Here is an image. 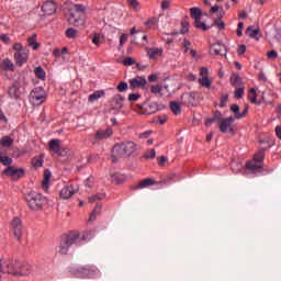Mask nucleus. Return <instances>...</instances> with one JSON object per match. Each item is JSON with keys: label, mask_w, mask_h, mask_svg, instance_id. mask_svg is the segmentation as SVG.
Masks as SVG:
<instances>
[{"label": "nucleus", "mask_w": 281, "mask_h": 281, "mask_svg": "<svg viewBox=\"0 0 281 281\" xmlns=\"http://www.w3.org/2000/svg\"><path fill=\"white\" fill-rule=\"evenodd\" d=\"M136 149V145L133 142H123L115 144L112 149L113 164H116L119 159H126V157H131V155H133Z\"/></svg>", "instance_id": "1"}, {"label": "nucleus", "mask_w": 281, "mask_h": 281, "mask_svg": "<svg viewBox=\"0 0 281 281\" xmlns=\"http://www.w3.org/2000/svg\"><path fill=\"white\" fill-rule=\"evenodd\" d=\"M25 201L32 212H38L43 210V206L45 203H47V199L36 191H30L26 193Z\"/></svg>", "instance_id": "2"}, {"label": "nucleus", "mask_w": 281, "mask_h": 281, "mask_svg": "<svg viewBox=\"0 0 281 281\" xmlns=\"http://www.w3.org/2000/svg\"><path fill=\"white\" fill-rule=\"evenodd\" d=\"M7 273L11 276H30L32 273V266L25 261L7 263Z\"/></svg>", "instance_id": "3"}, {"label": "nucleus", "mask_w": 281, "mask_h": 281, "mask_svg": "<svg viewBox=\"0 0 281 281\" xmlns=\"http://www.w3.org/2000/svg\"><path fill=\"white\" fill-rule=\"evenodd\" d=\"M14 52L13 58L18 67H23L27 60H30V49L23 46L21 43H14L12 45Z\"/></svg>", "instance_id": "4"}, {"label": "nucleus", "mask_w": 281, "mask_h": 281, "mask_svg": "<svg viewBox=\"0 0 281 281\" xmlns=\"http://www.w3.org/2000/svg\"><path fill=\"white\" fill-rule=\"evenodd\" d=\"M78 238H80V234L78 233L63 236L59 243L58 254H60V256H67V254H69V247L75 245Z\"/></svg>", "instance_id": "5"}, {"label": "nucleus", "mask_w": 281, "mask_h": 281, "mask_svg": "<svg viewBox=\"0 0 281 281\" xmlns=\"http://www.w3.org/2000/svg\"><path fill=\"white\" fill-rule=\"evenodd\" d=\"M27 85L25 81V77L20 76L9 87L8 95L11 98V100H20L21 95H23V92L21 89H23V86Z\"/></svg>", "instance_id": "6"}, {"label": "nucleus", "mask_w": 281, "mask_h": 281, "mask_svg": "<svg viewBox=\"0 0 281 281\" xmlns=\"http://www.w3.org/2000/svg\"><path fill=\"white\" fill-rule=\"evenodd\" d=\"M70 273H72V276H76L77 278L91 279V278H98V276H100V270H98V268L87 266L80 269L71 268Z\"/></svg>", "instance_id": "7"}, {"label": "nucleus", "mask_w": 281, "mask_h": 281, "mask_svg": "<svg viewBox=\"0 0 281 281\" xmlns=\"http://www.w3.org/2000/svg\"><path fill=\"white\" fill-rule=\"evenodd\" d=\"M1 175L2 177H10L11 181H19V179H23V177H25V169L9 166Z\"/></svg>", "instance_id": "8"}, {"label": "nucleus", "mask_w": 281, "mask_h": 281, "mask_svg": "<svg viewBox=\"0 0 281 281\" xmlns=\"http://www.w3.org/2000/svg\"><path fill=\"white\" fill-rule=\"evenodd\" d=\"M234 116H229L220 122V131L221 133H228L234 136L236 134V130L234 128Z\"/></svg>", "instance_id": "9"}, {"label": "nucleus", "mask_w": 281, "mask_h": 281, "mask_svg": "<svg viewBox=\"0 0 281 281\" xmlns=\"http://www.w3.org/2000/svg\"><path fill=\"white\" fill-rule=\"evenodd\" d=\"M31 100L33 104L40 106L46 100L45 90L42 88H34L31 92Z\"/></svg>", "instance_id": "10"}, {"label": "nucleus", "mask_w": 281, "mask_h": 281, "mask_svg": "<svg viewBox=\"0 0 281 281\" xmlns=\"http://www.w3.org/2000/svg\"><path fill=\"white\" fill-rule=\"evenodd\" d=\"M11 227L13 231L14 238H16V240H21L23 236V222H21V218L14 217L11 221Z\"/></svg>", "instance_id": "11"}, {"label": "nucleus", "mask_w": 281, "mask_h": 281, "mask_svg": "<svg viewBox=\"0 0 281 281\" xmlns=\"http://www.w3.org/2000/svg\"><path fill=\"white\" fill-rule=\"evenodd\" d=\"M56 10H58V5L54 0H47L42 4V12L44 13V16H52V14H56Z\"/></svg>", "instance_id": "12"}, {"label": "nucleus", "mask_w": 281, "mask_h": 281, "mask_svg": "<svg viewBox=\"0 0 281 281\" xmlns=\"http://www.w3.org/2000/svg\"><path fill=\"white\" fill-rule=\"evenodd\" d=\"M68 21L70 25H74L75 27H85V18H82V13H70Z\"/></svg>", "instance_id": "13"}, {"label": "nucleus", "mask_w": 281, "mask_h": 281, "mask_svg": "<svg viewBox=\"0 0 281 281\" xmlns=\"http://www.w3.org/2000/svg\"><path fill=\"white\" fill-rule=\"evenodd\" d=\"M211 56H227V48L221 43L212 44L210 47Z\"/></svg>", "instance_id": "14"}, {"label": "nucleus", "mask_w": 281, "mask_h": 281, "mask_svg": "<svg viewBox=\"0 0 281 281\" xmlns=\"http://www.w3.org/2000/svg\"><path fill=\"white\" fill-rule=\"evenodd\" d=\"M110 108L112 111H122L124 108V97L116 94L110 100Z\"/></svg>", "instance_id": "15"}, {"label": "nucleus", "mask_w": 281, "mask_h": 281, "mask_svg": "<svg viewBox=\"0 0 281 281\" xmlns=\"http://www.w3.org/2000/svg\"><path fill=\"white\" fill-rule=\"evenodd\" d=\"M76 192H78V187H75L74 184L66 186L61 189L59 196L60 199L67 200L76 194Z\"/></svg>", "instance_id": "16"}, {"label": "nucleus", "mask_w": 281, "mask_h": 281, "mask_svg": "<svg viewBox=\"0 0 281 281\" xmlns=\"http://www.w3.org/2000/svg\"><path fill=\"white\" fill-rule=\"evenodd\" d=\"M147 82L144 77L137 76L130 80V89H144Z\"/></svg>", "instance_id": "17"}, {"label": "nucleus", "mask_w": 281, "mask_h": 281, "mask_svg": "<svg viewBox=\"0 0 281 281\" xmlns=\"http://www.w3.org/2000/svg\"><path fill=\"white\" fill-rule=\"evenodd\" d=\"M157 181L153 180V178H146L142 180L139 183L131 187V190H144V188H150V186H156Z\"/></svg>", "instance_id": "18"}, {"label": "nucleus", "mask_w": 281, "mask_h": 281, "mask_svg": "<svg viewBox=\"0 0 281 281\" xmlns=\"http://www.w3.org/2000/svg\"><path fill=\"white\" fill-rule=\"evenodd\" d=\"M147 52V56L149 58V60H157V58H159V56H162L164 54V48L161 47H147L146 48Z\"/></svg>", "instance_id": "19"}, {"label": "nucleus", "mask_w": 281, "mask_h": 281, "mask_svg": "<svg viewBox=\"0 0 281 281\" xmlns=\"http://www.w3.org/2000/svg\"><path fill=\"white\" fill-rule=\"evenodd\" d=\"M113 135V128L108 127L105 130H99L95 133L94 139H98L99 142L102 139H109Z\"/></svg>", "instance_id": "20"}, {"label": "nucleus", "mask_w": 281, "mask_h": 281, "mask_svg": "<svg viewBox=\"0 0 281 281\" xmlns=\"http://www.w3.org/2000/svg\"><path fill=\"white\" fill-rule=\"evenodd\" d=\"M181 99L187 106H193L196 100V92L184 93L181 95Z\"/></svg>", "instance_id": "21"}, {"label": "nucleus", "mask_w": 281, "mask_h": 281, "mask_svg": "<svg viewBox=\"0 0 281 281\" xmlns=\"http://www.w3.org/2000/svg\"><path fill=\"white\" fill-rule=\"evenodd\" d=\"M60 139H50L48 143V148L52 150V153H55V155H60Z\"/></svg>", "instance_id": "22"}, {"label": "nucleus", "mask_w": 281, "mask_h": 281, "mask_svg": "<svg viewBox=\"0 0 281 281\" xmlns=\"http://www.w3.org/2000/svg\"><path fill=\"white\" fill-rule=\"evenodd\" d=\"M246 34H248L250 38H256V41H259L260 36H262L260 35V29H254V26H248L246 29Z\"/></svg>", "instance_id": "23"}, {"label": "nucleus", "mask_w": 281, "mask_h": 281, "mask_svg": "<svg viewBox=\"0 0 281 281\" xmlns=\"http://www.w3.org/2000/svg\"><path fill=\"white\" fill-rule=\"evenodd\" d=\"M27 45L29 47H32L36 52L38 47H41V44L36 42V33H34L31 37L27 38Z\"/></svg>", "instance_id": "24"}, {"label": "nucleus", "mask_w": 281, "mask_h": 281, "mask_svg": "<svg viewBox=\"0 0 281 281\" xmlns=\"http://www.w3.org/2000/svg\"><path fill=\"white\" fill-rule=\"evenodd\" d=\"M231 111L235 113V120H243V117H245V112L240 113V106H238V104H233Z\"/></svg>", "instance_id": "25"}, {"label": "nucleus", "mask_w": 281, "mask_h": 281, "mask_svg": "<svg viewBox=\"0 0 281 281\" xmlns=\"http://www.w3.org/2000/svg\"><path fill=\"white\" fill-rule=\"evenodd\" d=\"M169 106L173 115H181V104H179L177 101L169 102Z\"/></svg>", "instance_id": "26"}, {"label": "nucleus", "mask_w": 281, "mask_h": 281, "mask_svg": "<svg viewBox=\"0 0 281 281\" xmlns=\"http://www.w3.org/2000/svg\"><path fill=\"white\" fill-rule=\"evenodd\" d=\"M231 85L233 87H240V85H243V79H240V76L238 74H233L231 76Z\"/></svg>", "instance_id": "27"}, {"label": "nucleus", "mask_w": 281, "mask_h": 281, "mask_svg": "<svg viewBox=\"0 0 281 281\" xmlns=\"http://www.w3.org/2000/svg\"><path fill=\"white\" fill-rule=\"evenodd\" d=\"M12 144H14V139H12L10 136H4L0 139V145L3 148H10V146H12Z\"/></svg>", "instance_id": "28"}, {"label": "nucleus", "mask_w": 281, "mask_h": 281, "mask_svg": "<svg viewBox=\"0 0 281 281\" xmlns=\"http://www.w3.org/2000/svg\"><path fill=\"white\" fill-rule=\"evenodd\" d=\"M1 67L2 69H4V71H13L14 63H12V60L7 58V59H3Z\"/></svg>", "instance_id": "29"}, {"label": "nucleus", "mask_w": 281, "mask_h": 281, "mask_svg": "<svg viewBox=\"0 0 281 281\" xmlns=\"http://www.w3.org/2000/svg\"><path fill=\"white\" fill-rule=\"evenodd\" d=\"M92 43L93 45H97V46L100 45V43H104V34L93 33Z\"/></svg>", "instance_id": "30"}, {"label": "nucleus", "mask_w": 281, "mask_h": 281, "mask_svg": "<svg viewBox=\"0 0 281 281\" xmlns=\"http://www.w3.org/2000/svg\"><path fill=\"white\" fill-rule=\"evenodd\" d=\"M248 100L251 104H258V94L256 93V89L251 88L248 92Z\"/></svg>", "instance_id": "31"}, {"label": "nucleus", "mask_w": 281, "mask_h": 281, "mask_svg": "<svg viewBox=\"0 0 281 281\" xmlns=\"http://www.w3.org/2000/svg\"><path fill=\"white\" fill-rule=\"evenodd\" d=\"M104 95V90L95 91L94 93L90 94L88 100L89 102H95V100H100Z\"/></svg>", "instance_id": "32"}, {"label": "nucleus", "mask_w": 281, "mask_h": 281, "mask_svg": "<svg viewBox=\"0 0 281 281\" xmlns=\"http://www.w3.org/2000/svg\"><path fill=\"white\" fill-rule=\"evenodd\" d=\"M254 161H256V164H262V161H265V149H261L255 154Z\"/></svg>", "instance_id": "33"}, {"label": "nucleus", "mask_w": 281, "mask_h": 281, "mask_svg": "<svg viewBox=\"0 0 281 281\" xmlns=\"http://www.w3.org/2000/svg\"><path fill=\"white\" fill-rule=\"evenodd\" d=\"M229 101V94L228 93H223L220 97V106L221 109H225L227 106V102Z\"/></svg>", "instance_id": "34"}, {"label": "nucleus", "mask_w": 281, "mask_h": 281, "mask_svg": "<svg viewBox=\"0 0 281 281\" xmlns=\"http://www.w3.org/2000/svg\"><path fill=\"white\" fill-rule=\"evenodd\" d=\"M194 27H196V30H202V32H207V30H210V26H207L204 22H201V20L194 21Z\"/></svg>", "instance_id": "35"}, {"label": "nucleus", "mask_w": 281, "mask_h": 281, "mask_svg": "<svg viewBox=\"0 0 281 281\" xmlns=\"http://www.w3.org/2000/svg\"><path fill=\"white\" fill-rule=\"evenodd\" d=\"M190 12H191V16L192 19H194V21H199L201 20V9L199 8H191L190 9Z\"/></svg>", "instance_id": "36"}, {"label": "nucleus", "mask_w": 281, "mask_h": 281, "mask_svg": "<svg viewBox=\"0 0 281 281\" xmlns=\"http://www.w3.org/2000/svg\"><path fill=\"white\" fill-rule=\"evenodd\" d=\"M100 212H102V205L97 204V206L90 214L89 221H95V218H97L98 214H100Z\"/></svg>", "instance_id": "37"}, {"label": "nucleus", "mask_w": 281, "mask_h": 281, "mask_svg": "<svg viewBox=\"0 0 281 281\" xmlns=\"http://www.w3.org/2000/svg\"><path fill=\"white\" fill-rule=\"evenodd\" d=\"M223 14L218 16V19L213 21V25H215L218 30H225V22H223Z\"/></svg>", "instance_id": "38"}, {"label": "nucleus", "mask_w": 281, "mask_h": 281, "mask_svg": "<svg viewBox=\"0 0 281 281\" xmlns=\"http://www.w3.org/2000/svg\"><path fill=\"white\" fill-rule=\"evenodd\" d=\"M199 85L201 87H205L206 89H210L212 87V80H210V77L204 78V79H198Z\"/></svg>", "instance_id": "39"}, {"label": "nucleus", "mask_w": 281, "mask_h": 281, "mask_svg": "<svg viewBox=\"0 0 281 281\" xmlns=\"http://www.w3.org/2000/svg\"><path fill=\"white\" fill-rule=\"evenodd\" d=\"M102 199H104V194L103 193H97L94 195H91L88 201L89 203H95V201H102Z\"/></svg>", "instance_id": "40"}, {"label": "nucleus", "mask_w": 281, "mask_h": 281, "mask_svg": "<svg viewBox=\"0 0 281 281\" xmlns=\"http://www.w3.org/2000/svg\"><path fill=\"white\" fill-rule=\"evenodd\" d=\"M66 36L67 38H78V31L70 27L66 31Z\"/></svg>", "instance_id": "41"}, {"label": "nucleus", "mask_w": 281, "mask_h": 281, "mask_svg": "<svg viewBox=\"0 0 281 281\" xmlns=\"http://www.w3.org/2000/svg\"><path fill=\"white\" fill-rule=\"evenodd\" d=\"M35 76L36 78H38L40 80H45V70L43 69V67H37L35 69Z\"/></svg>", "instance_id": "42"}, {"label": "nucleus", "mask_w": 281, "mask_h": 281, "mask_svg": "<svg viewBox=\"0 0 281 281\" xmlns=\"http://www.w3.org/2000/svg\"><path fill=\"white\" fill-rule=\"evenodd\" d=\"M164 90V87L161 85H156L150 87V92L154 93V95H159L161 91Z\"/></svg>", "instance_id": "43"}, {"label": "nucleus", "mask_w": 281, "mask_h": 281, "mask_svg": "<svg viewBox=\"0 0 281 281\" xmlns=\"http://www.w3.org/2000/svg\"><path fill=\"white\" fill-rule=\"evenodd\" d=\"M0 164H3V166H8V168H10V166H12V158L8 156H1Z\"/></svg>", "instance_id": "44"}, {"label": "nucleus", "mask_w": 281, "mask_h": 281, "mask_svg": "<svg viewBox=\"0 0 281 281\" xmlns=\"http://www.w3.org/2000/svg\"><path fill=\"white\" fill-rule=\"evenodd\" d=\"M189 30H190V23H188V21H182L180 34H188Z\"/></svg>", "instance_id": "45"}, {"label": "nucleus", "mask_w": 281, "mask_h": 281, "mask_svg": "<svg viewBox=\"0 0 281 281\" xmlns=\"http://www.w3.org/2000/svg\"><path fill=\"white\" fill-rule=\"evenodd\" d=\"M34 168H41L43 166V157H35L32 160Z\"/></svg>", "instance_id": "46"}, {"label": "nucleus", "mask_w": 281, "mask_h": 281, "mask_svg": "<svg viewBox=\"0 0 281 281\" xmlns=\"http://www.w3.org/2000/svg\"><path fill=\"white\" fill-rule=\"evenodd\" d=\"M200 79L210 78V71L207 70V67H201L200 68Z\"/></svg>", "instance_id": "47"}, {"label": "nucleus", "mask_w": 281, "mask_h": 281, "mask_svg": "<svg viewBox=\"0 0 281 281\" xmlns=\"http://www.w3.org/2000/svg\"><path fill=\"white\" fill-rule=\"evenodd\" d=\"M72 8L75 10L74 12H77V14H85V10H86L85 5L74 4Z\"/></svg>", "instance_id": "48"}, {"label": "nucleus", "mask_w": 281, "mask_h": 281, "mask_svg": "<svg viewBox=\"0 0 281 281\" xmlns=\"http://www.w3.org/2000/svg\"><path fill=\"white\" fill-rule=\"evenodd\" d=\"M116 89L120 93H124V91H126V89H128V83H126V81H122L119 83Z\"/></svg>", "instance_id": "49"}, {"label": "nucleus", "mask_w": 281, "mask_h": 281, "mask_svg": "<svg viewBox=\"0 0 281 281\" xmlns=\"http://www.w3.org/2000/svg\"><path fill=\"white\" fill-rule=\"evenodd\" d=\"M124 67H131V65H135V59L133 57H125L123 59Z\"/></svg>", "instance_id": "50"}, {"label": "nucleus", "mask_w": 281, "mask_h": 281, "mask_svg": "<svg viewBox=\"0 0 281 281\" xmlns=\"http://www.w3.org/2000/svg\"><path fill=\"white\" fill-rule=\"evenodd\" d=\"M172 1L170 0H162L160 3V8L162 11L169 10Z\"/></svg>", "instance_id": "51"}, {"label": "nucleus", "mask_w": 281, "mask_h": 281, "mask_svg": "<svg viewBox=\"0 0 281 281\" xmlns=\"http://www.w3.org/2000/svg\"><path fill=\"white\" fill-rule=\"evenodd\" d=\"M243 95H245V88L239 87L235 90V98H237V100H240V98H243Z\"/></svg>", "instance_id": "52"}, {"label": "nucleus", "mask_w": 281, "mask_h": 281, "mask_svg": "<svg viewBox=\"0 0 281 281\" xmlns=\"http://www.w3.org/2000/svg\"><path fill=\"white\" fill-rule=\"evenodd\" d=\"M231 168L233 172L238 173L243 169V165H239L238 162H232Z\"/></svg>", "instance_id": "53"}, {"label": "nucleus", "mask_w": 281, "mask_h": 281, "mask_svg": "<svg viewBox=\"0 0 281 281\" xmlns=\"http://www.w3.org/2000/svg\"><path fill=\"white\" fill-rule=\"evenodd\" d=\"M91 238H93V233H91V231L83 232L81 240H91Z\"/></svg>", "instance_id": "54"}, {"label": "nucleus", "mask_w": 281, "mask_h": 281, "mask_svg": "<svg viewBox=\"0 0 281 281\" xmlns=\"http://www.w3.org/2000/svg\"><path fill=\"white\" fill-rule=\"evenodd\" d=\"M127 3L133 10H139V2L137 0H127Z\"/></svg>", "instance_id": "55"}, {"label": "nucleus", "mask_w": 281, "mask_h": 281, "mask_svg": "<svg viewBox=\"0 0 281 281\" xmlns=\"http://www.w3.org/2000/svg\"><path fill=\"white\" fill-rule=\"evenodd\" d=\"M247 52V46L245 44H240L237 47V54L238 56H243V54H245Z\"/></svg>", "instance_id": "56"}, {"label": "nucleus", "mask_w": 281, "mask_h": 281, "mask_svg": "<svg viewBox=\"0 0 281 281\" xmlns=\"http://www.w3.org/2000/svg\"><path fill=\"white\" fill-rule=\"evenodd\" d=\"M139 98H142V94H139V93H132L128 95L130 102H137V100H139Z\"/></svg>", "instance_id": "57"}, {"label": "nucleus", "mask_w": 281, "mask_h": 281, "mask_svg": "<svg viewBox=\"0 0 281 281\" xmlns=\"http://www.w3.org/2000/svg\"><path fill=\"white\" fill-rule=\"evenodd\" d=\"M145 111H146L147 115H153V113L157 112V108H155L154 105H147Z\"/></svg>", "instance_id": "58"}, {"label": "nucleus", "mask_w": 281, "mask_h": 281, "mask_svg": "<svg viewBox=\"0 0 281 281\" xmlns=\"http://www.w3.org/2000/svg\"><path fill=\"white\" fill-rule=\"evenodd\" d=\"M157 18H151L147 22H145V25H147V27H153V25H157Z\"/></svg>", "instance_id": "59"}, {"label": "nucleus", "mask_w": 281, "mask_h": 281, "mask_svg": "<svg viewBox=\"0 0 281 281\" xmlns=\"http://www.w3.org/2000/svg\"><path fill=\"white\" fill-rule=\"evenodd\" d=\"M213 117L215 119V121H217L220 123H221L222 120H224L223 114L221 113V111L213 112Z\"/></svg>", "instance_id": "60"}, {"label": "nucleus", "mask_w": 281, "mask_h": 281, "mask_svg": "<svg viewBox=\"0 0 281 281\" xmlns=\"http://www.w3.org/2000/svg\"><path fill=\"white\" fill-rule=\"evenodd\" d=\"M246 168L248 170H258V168H260V167L258 165L254 164V162H247Z\"/></svg>", "instance_id": "61"}, {"label": "nucleus", "mask_w": 281, "mask_h": 281, "mask_svg": "<svg viewBox=\"0 0 281 281\" xmlns=\"http://www.w3.org/2000/svg\"><path fill=\"white\" fill-rule=\"evenodd\" d=\"M191 45H192V43H190V41H188V40L183 41L184 54H188V52H190Z\"/></svg>", "instance_id": "62"}, {"label": "nucleus", "mask_w": 281, "mask_h": 281, "mask_svg": "<svg viewBox=\"0 0 281 281\" xmlns=\"http://www.w3.org/2000/svg\"><path fill=\"white\" fill-rule=\"evenodd\" d=\"M267 58H269V59L278 58V52H276V50H269V52L267 53Z\"/></svg>", "instance_id": "63"}, {"label": "nucleus", "mask_w": 281, "mask_h": 281, "mask_svg": "<svg viewBox=\"0 0 281 281\" xmlns=\"http://www.w3.org/2000/svg\"><path fill=\"white\" fill-rule=\"evenodd\" d=\"M0 41H2V43H5V45H10V36H8L7 34L0 35Z\"/></svg>", "instance_id": "64"}]
</instances>
